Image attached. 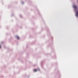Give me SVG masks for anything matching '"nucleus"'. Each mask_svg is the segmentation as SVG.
I'll return each instance as SVG.
<instances>
[{
	"label": "nucleus",
	"instance_id": "f257e3e1",
	"mask_svg": "<svg viewBox=\"0 0 78 78\" xmlns=\"http://www.w3.org/2000/svg\"><path fill=\"white\" fill-rule=\"evenodd\" d=\"M16 38H17L18 40L20 39V37L18 35L16 36Z\"/></svg>",
	"mask_w": 78,
	"mask_h": 78
},
{
	"label": "nucleus",
	"instance_id": "f03ea898",
	"mask_svg": "<svg viewBox=\"0 0 78 78\" xmlns=\"http://www.w3.org/2000/svg\"><path fill=\"white\" fill-rule=\"evenodd\" d=\"M73 7L74 8V9H76V8H77V7L76 6V5H73Z\"/></svg>",
	"mask_w": 78,
	"mask_h": 78
},
{
	"label": "nucleus",
	"instance_id": "7ed1b4c3",
	"mask_svg": "<svg viewBox=\"0 0 78 78\" xmlns=\"http://www.w3.org/2000/svg\"><path fill=\"white\" fill-rule=\"evenodd\" d=\"M38 70L39 71V69H34V72H37V71H38Z\"/></svg>",
	"mask_w": 78,
	"mask_h": 78
},
{
	"label": "nucleus",
	"instance_id": "20e7f679",
	"mask_svg": "<svg viewBox=\"0 0 78 78\" xmlns=\"http://www.w3.org/2000/svg\"><path fill=\"white\" fill-rule=\"evenodd\" d=\"M2 48V47L1 45H0V48Z\"/></svg>",
	"mask_w": 78,
	"mask_h": 78
},
{
	"label": "nucleus",
	"instance_id": "39448f33",
	"mask_svg": "<svg viewBox=\"0 0 78 78\" xmlns=\"http://www.w3.org/2000/svg\"><path fill=\"white\" fill-rule=\"evenodd\" d=\"M22 3H23V2H22Z\"/></svg>",
	"mask_w": 78,
	"mask_h": 78
}]
</instances>
